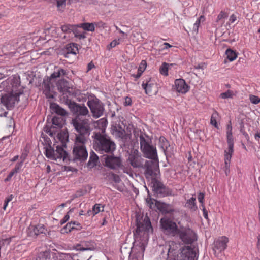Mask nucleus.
Returning <instances> with one entry per match:
<instances>
[{
  "mask_svg": "<svg viewBox=\"0 0 260 260\" xmlns=\"http://www.w3.org/2000/svg\"><path fill=\"white\" fill-rule=\"evenodd\" d=\"M132 104V100L130 97L126 96L125 98L124 105L125 106H129Z\"/></svg>",
  "mask_w": 260,
  "mask_h": 260,
  "instance_id": "nucleus-53",
  "label": "nucleus"
},
{
  "mask_svg": "<svg viewBox=\"0 0 260 260\" xmlns=\"http://www.w3.org/2000/svg\"><path fill=\"white\" fill-rule=\"evenodd\" d=\"M227 17H228L227 13H226L224 11H221L217 16L216 21L218 22V21L221 20L222 19L226 18Z\"/></svg>",
  "mask_w": 260,
  "mask_h": 260,
  "instance_id": "nucleus-44",
  "label": "nucleus"
},
{
  "mask_svg": "<svg viewBox=\"0 0 260 260\" xmlns=\"http://www.w3.org/2000/svg\"><path fill=\"white\" fill-rule=\"evenodd\" d=\"M50 108L53 112L60 116H65L67 114V111L56 103H51Z\"/></svg>",
  "mask_w": 260,
  "mask_h": 260,
  "instance_id": "nucleus-26",
  "label": "nucleus"
},
{
  "mask_svg": "<svg viewBox=\"0 0 260 260\" xmlns=\"http://www.w3.org/2000/svg\"><path fill=\"white\" fill-rule=\"evenodd\" d=\"M142 86L145 90V93L149 95L156 94L157 92V87L155 81L151 78H149L148 80H147L146 81H143Z\"/></svg>",
  "mask_w": 260,
  "mask_h": 260,
  "instance_id": "nucleus-16",
  "label": "nucleus"
},
{
  "mask_svg": "<svg viewBox=\"0 0 260 260\" xmlns=\"http://www.w3.org/2000/svg\"><path fill=\"white\" fill-rule=\"evenodd\" d=\"M163 45L164 46V47L162 48V49H167L172 47V46L169 44L168 43H164L163 44Z\"/></svg>",
  "mask_w": 260,
  "mask_h": 260,
  "instance_id": "nucleus-60",
  "label": "nucleus"
},
{
  "mask_svg": "<svg viewBox=\"0 0 260 260\" xmlns=\"http://www.w3.org/2000/svg\"><path fill=\"white\" fill-rule=\"evenodd\" d=\"M165 248L167 251V260H194L196 255L190 246L181 247L180 243L174 241H168Z\"/></svg>",
  "mask_w": 260,
  "mask_h": 260,
  "instance_id": "nucleus-3",
  "label": "nucleus"
},
{
  "mask_svg": "<svg viewBox=\"0 0 260 260\" xmlns=\"http://www.w3.org/2000/svg\"><path fill=\"white\" fill-rule=\"evenodd\" d=\"M156 201H157L151 198H147L146 199L147 206L151 209H153L155 207H156Z\"/></svg>",
  "mask_w": 260,
  "mask_h": 260,
  "instance_id": "nucleus-42",
  "label": "nucleus"
},
{
  "mask_svg": "<svg viewBox=\"0 0 260 260\" xmlns=\"http://www.w3.org/2000/svg\"><path fill=\"white\" fill-rule=\"evenodd\" d=\"M151 141L149 137L145 135L140 136V144L141 149L145 156L153 160H157L158 156L155 147L150 145Z\"/></svg>",
  "mask_w": 260,
  "mask_h": 260,
  "instance_id": "nucleus-6",
  "label": "nucleus"
},
{
  "mask_svg": "<svg viewBox=\"0 0 260 260\" xmlns=\"http://www.w3.org/2000/svg\"><path fill=\"white\" fill-rule=\"evenodd\" d=\"M229 239L225 236H222L214 243V248L220 251H224L227 247Z\"/></svg>",
  "mask_w": 260,
  "mask_h": 260,
  "instance_id": "nucleus-24",
  "label": "nucleus"
},
{
  "mask_svg": "<svg viewBox=\"0 0 260 260\" xmlns=\"http://www.w3.org/2000/svg\"><path fill=\"white\" fill-rule=\"evenodd\" d=\"M71 223L72 226L74 228V230H80L82 229V226L79 222L71 221Z\"/></svg>",
  "mask_w": 260,
  "mask_h": 260,
  "instance_id": "nucleus-47",
  "label": "nucleus"
},
{
  "mask_svg": "<svg viewBox=\"0 0 260 260\" xmlns=\"http://www.w3.org/2000/svg\"><path fill=\"white\" fill-rule=\"evenodd\" d=\"M94 23L95 24V27H99V28H104L105 26V24L102 21L98 22H94Z\"/></svg>",
  "mask_w": 260,
  "mask_h": 260,
  "instance_id": "nucleus-52",
  "label": "nucleus"
},
{
  "mask_svg": "<svg viewBox=\"0 0 260 260\" xmlns=\"http://www.w3.org/2000/svg\"><path fill=\"white\" fill-rule=\"evenodd\" d=\"M93 68H94V64L92 62H90L89 63H88V66H87V68H88L87 71L91 70Z\"/></svg>",
  "mask_w": 260,
  "mask_h": 260,
  "instance_id": "nucleus-61",
  "label": "nucleus"
},
{
  "mask_svg": "<svg viewBox=\"0 0 260 260\" xmlns=\"http://www.w3.org/2000/svg\"><path fill=\"white\" fill-rule=\"evenodd\" d=\"M145 174L146 178L151 177L152 180L157 177L158 173L159 172L158 159L147 161L146 164Z\"/></svg>",
  "mask_w": 260,
  "mask_h": 260,
  "instance_id": "nucleus-12",
  "label": "nucleus"
},
{
  "mask_svg": "<svg viewBox=\"0 0 260 260\" xmlns=\"http://www.w3.org/2000/svg\"><path fill=\"white\" fill-rule=\"evenodd\" d=\"M236 20H237V16L234 14H232L230 17V19H229L230 22L231 23H233Z\"/></svg>",
  "mask_w": 260,
  "mask_h": 260,
  "instance_id": "nucleus-54",
  "label": "nucleus"
},
{
  "mask_svg": "<svg viewBox=\"0 0 260 260\" xmlns=\"http://www.w3.org/2000/svg\"><path fill=\"white\" fill-rule=\"evenodd\" d=\"M28 152L27 150L23 151L20 156V161L24 162L28 156Z\"/></svg>",
  "mask_w": 260,
  "mask_h": 260,
  "instance_id": "nucleus-46",
  "label": "nucleus"
},
{
  "mask_svg": "<svg viewBox=\"0 0 260 260\" xmlns=\"http://www.w3.org/2000/svg\"><path fill=\"white\" fill-rule=\"evenodd\" d=\"M175 86L177 92L185 94L188 91L189 86L186 83L183 79H178L175 81Z\"/></svg>",
  "mask_w": 260,
  "mask_h": 260,
  "instance_id": "nucleus-20",
  "label": "nucleus"
},
{
  "mask_svg": "<svg viewBox=\"0 0 260 260\" xmlns=\"http://www.w3.org/2000/svg\"><path fill=\"white\" fill-rule=\"evenodd\" d=\"M52 123L54 125H56L58 127H62L63 124V118L61 117L54 116L52 118Z\"/></svg>",
  "mask_w": 260,
  "mask_h": 260,
  "instance_id": "nucleus-37",
  "label": "nucleus"
},
{
  "mask_svg": "<svg viewBox=\"0 0 260 260\" xmlns=\"http://www.w3.org/2000/svg\"><path fill=\"white\" fill-rule=\"evenodd\" d=\"M76 28H78V25L65 24L61 26V30L64 35L62 38L69 40L71 36L75 32Z\"/></svg>",
  "mask_w": 260,
  "mask_h": 260,
  "instance_id": "nucleus-19",
  "label": "nucleus"
},
{
  "mask_svg": "<svg viewBox=\"0 0 260 260\" xmlns=\"http://www.w3.org/2000/svg\"><path fill=\"white\" fill-rule=\"evenodd\" d=\"M70 218V216L68 214H66L64 217L61 220L60 223L61 224H64L65 222H66L67 221L69 220Z\"/></svg>",
  "mask_w": 260,
  "mask_h": 260,
  "instance_id": "nucleus-55",
  "label": "nucleus"
},
{
  "mask_svg": "<svg viewBox=\"0 0 260 260\" xmlns=\"http://www.w3.org/2000/svg\"><path fill=\"white\" fill-rule=\"evenodd\" d=\"M127 160L134 168H140L143 166V159L137 150H134L129 154Z\"/></svg>",
  "mask_w": 260,
  "mask_h": 260,
  "instance_id": "nucleus-15",
  "label": "nucleus"
},
{
  "mask_svg": "<svg viewBox=\"0 0 260 260\" xmlns=\"http://www.w3.org/2000/svg\"><path fill=\"white\" fill-rule=\"evenodd\" d=\"M82 28L84 30L93 32L95 30V24L94 23H83L78 25V28Z\"/></svg>",
  "mask_w": 260,
  "mask_h": 260,
  "instance_id": "nucleus-29",
  "label": "nucleus"
},
{
  "mask_svg": "<svg viewBox=\"0 0 260 260\" xmlns=\"http://www.w3.org/2000/svg\"><path fill=\"white\" fill-rule=\"evenodd\" d=\"M198 199L202 206V205H204V194L202 192H200L198 194Z\"/></svg>",
  "mask_w": 260,
  "mask_h": 260,
  "instance_id": "nucleus-50",
  "label": "nucleus"
},
{
  "mask_svg": "<svg viewBox=\"0 0 260 260\" xmlns=\"http://www.w3.org/2000/svg\"><path fill=\"white\" fill-rule=\"evenodd\" d=\"M202 207L203 208L202 210H203V216H204L205 218L207 219H208V211L206 209L204 205H202Z\"/></svg>",
  "mask_w": 260,
  "mask_h": 260,
  "instance_id": "nucleus-56",
  "label": "nucleus"
},
{
  "mask_svg": "<svg viewBox=\"0 0 260 260\" xmlns=\"http://www.w3.org/2000/svg\"><path fill=\"white\" fill-rule=\"evenodd\" d=\"M69 107L71 111L77 115V116L90 117L89 111L87 108L84 104H78L75 102H70Z\"/></svg>",
  "mask_w": 260,
  "mask_h": 260,
  "instance_id": "nucleus-13",
  "label": "nucleus"
},
{
  "mask_svg": "<svg viewBox=\"0 0 260 260\" xmlns=\"http://www.w3.org/2000/svg\"><path fill=\"white\" fill-rule=\"evenodd\" d=\"M105 164L107 167L112 169H116L121 166V161L119 157L108 156L106 157Z\"/></svg>",
  "mask_w": 260,
  "mask_h": 260,
  "instance_id": "nucleus-18",
  "label": "nucleus"
},
{
  "mask_svg": "<svg viewBox=\"0 0 260 260\" xmlns=\"http://www.w3.org/2000/svg\"><path fill=\"white\" fill-rule=\"evenodd\" d=\"M196 198L191 197L186 202V206L193 211H195L197 209V206L196 204Z\"/></svg>",
  "mask_w": 260,
  "mask_h": 260,
  "instance_id": "nucleus-33",
  "label": "nucleus"
},
{
  "mask_svg": "<svg viewBox=\"0 0 260 260\" xmlns=\"http://www.w3.org/2000/svg\"><path fill=\"white\" fill-rule=\"evenodd\" d=\"M232 126L231 124V121L229 122V123L227 125L226 127V136H232Z\"/></svg>",
  "mask_w": 260,
  "mask_h": 260,
  "instance_id": "nucleus-48",
  "label": "nucleus"
},
{
  "mask_svg": "<svg viewBox=\"0 0 260 260\" xmlns=\"http://www.w3.org/2000/svg\"><path fill=\"white\" fill-rule=\"evenodd\" d=\"M225 54L226 55L227 58L230 61H233L235 60L237 57V53L236 51L229 48L226 50Z\"/></svg>",
  "mask_w": 260,
  "mask_h": 260,
  "instance_id": "nucleus-31",
  "label": "nucleus"
},
{
  "mask_svg": "<svg viewBox=\"0 0 260 260\" xmlns=\"http://www.w3.org/2000/svg\"><path fill=\"white\" fill-rule=\"evenodd\" d=\"M254 138H255V139L256 140H257V141H258V140H259V139H260V132L257 131V132L255 133V135H254Z\"/></svg>",
  "mask_w": 260,
  "mask_h": 260,
  "instance_id": "nucleus-62",
  "label": "nucleus"
},
{
  "mask_svg": "<svg viewBox=\"0 0 260 260\" xmlns=\"http://www.w3.org/2000/svg\"><path fill=\"white\" fill-rule=\"evenodd\" d=\"M153 191L157 194V196H165L167 194L166 188L163 184L155 179L153 180Z\"/></svg>",
  "mask_w": 260,
  "mask_h": 260,
  "instance_id": "nucleus-21",
  "label": "nucleus"
},
{
  "mask_svg": "<svg viewBox=\"0 0 260 260\" xmlns=\"http://www.w3.org/2000/svg\"><path fill=\"white\" fill-rule=\"evenodd\" d=\"M159 140L160 142H162L164 143V146H165L166 147H167V145H168V142H167V140L166 139V138L164 137H160Z\"/></svg>",
  "mask_w": 260,
  "mask_h": 260,
  "instance_id": "nucleus-58",
  "label": "nucleus"
},
{
  "mask_svg": "<svg viewBox=\"0 0 260 260\" xmlns=\"http://www.w3.org/2000/svg\"><path fill=\"white\" fill-rule=\"evenodd\" d=\"M93 140L94 149L101 154L112 153L116 148L115 143L106 135L100 133H95Z\"/></svg>",
  "mask_w": 260,
  "mask_h": 260,
  "instance_id": "nucleus-4",
  "label": "nucleus"
},
{
  "mask_svg": "<svg viewBox=\"0 0 260 260\" xmlns=\"http://www.w3.org/2000/svg\"><path fill=\"white\" fill-rule=\"evenodd\" d=\"M19 158V156L18 155H16L14 157H13L11 159V161L12 162H14V161H16Z\"/></svg>",
  "mask_w": 260,
  "mask_h": 260,
  "instance_id": "nucleus-64",
  "label": "nucleus"
},
{
  "mask_svg": "<svg viewBox=\"0 0 260 260\" xmlns=\"http://www.w3.org/2000/svg\"><path fill=\"white\" fill-rule=\"evenodd\" d=\"M72 123L78 133L76 139L78 140H88L90 132V121L89 119L76 116L72 119Z\"/></svg>",
  "mask_w": 260,
  "mask_h": 260,
  "instance_id": "nucleus-5",
  "label": "nucleus"
},
{
  "mask_svg": "<svg viewBox=\"0 0 260 260\" xmlns=\"http://www.w3.org/2000/svg\"><path fill=\"white\" fill-rule=\"evenodd\" d=\"M99 157L97 155L93 152L90 153L89 160L88 164L89 165L95 166L98 161Z\"/></svg>",
  "mask_w": 260,
  "mask_h": 260,
  "instance_id": "nucleus-36",
  "label": "nucleus"
},
{
  "mask_svg": "<svg viewBox=\"0 0 260 260\" xmlns=\"http://www.w3.org/2000/svg\"><path fill=\"white\" fill-rule=\"evenodd\" d=\"M204 20H205L204 16H201L199 18H198V19L194 23L193 29V31H194L196 33H197L198 32V29H199V27L200 25L201 22L204 21Z\"/></svg>",
  "mask_w": 260,
  "mask_h": 260,
  "instance_id": "nucleus-40",
  "label": "nucleus"
},
{
  "mask_svg": "<svg viewBox=\"0 0 260 260\" xmlns=\"http://www.w3.org/2000/svg\"><path fill=\"white\" fill-rule=\"evenodd\" d=\"M155 206L157 209L159 210L162 213H172L174 211L173 208L170 204H166L159 201H156Z\"/></svg>",
  "mask_w": 260,
  "mask_h": 260,
  "instance_id": "nucleus-22",
  "label": "nucleus"
},
{
  "mask_svg": "<svg viewBox=\"0 0 260 260\" xmlns=\"http://www.w3.org/2000/svg\"><path fill=\"white\" fill-rule=\"evenodd\" d=\"M169 66V64L166 62L162 63V64H161L159 68L160 73L164 76H168Z\"/></svg>",
  "mask_w": 260,
  "mask_h": 260,
  "instance_id": "nucleus-35",
  "label": "nucleus"
},
{
  "mask_svg": "<svg viewBox=\"0 0 260 260\" xmlns=\"http://www.w3.org/2000/svg\"><path fill=\"white\" fill-rule=\"evenodd\" d=\"M113 133L116 137L123 140H126L129 137V134L127 133L124 129L119 126L114 127Z\"/></svg>",
  "mask_w": 260,
  "mask_h": 260,
  "instance_id": "nucleus-25",
  "label": "nucleus"
},
{
  "mask_svg": "<svg viewBox=\"0 0 260 260\" xmlns=\"http://www.w3.org/2000/svg\"><path fill=\"white\" fill-rule=\"evenodd\" d=\"M236 92L231 90H228L226 92L222 93L220 94V97L222 99H232L236 95Z\"/></svg>",
  "mask_w": 260,
  "mask_h": 260,
  "instance_id": "nucleus-34",
  "label": "nucleus"
},
{
  "mask_svg": "<svg viewBox=\"0 0 260 260\" xmlns=\"http://www.w3.org/2000/svg\"><path fill=\"white\" fill-rule=\"evenodd\" d=\"M75 32H74L75 37L78 38L79 39H83L85 38L84 34H79L77 31V28H76Z\"/></svg>",
  "mask_w": 260,
  "mask_h": 260,
  "instance_id": "nucleus-49",
  "label": "nucleus"
},
{
  "mask_svg": "<svg viewBox=\"0 0 260 260\" xmlns=\"http://www.w3.org/2000/svg\"><path fill=\"white\" fill-rule=\"evenodd\" d=\"M87 140L75 139L73 154L74 160L85 161L88 156V153L85 147Z\"/></svg>",
  "mask_w": 260,
  "mask_h": 260,
  "instance_id": "nucleus-9",
  "label": "nucleus"
},
{
  "mask_svg": "<svg viewBox=\"0 0 260 260\" xmlns=\"http://www.w3.org/2000/svg\"><path fill=\"white\" fill-rule=\"evenodd\" d=\"M104 211V206H102L101 204H95L92 208V211L88 210L86 213V214L89 216L91 215V213L94 216L95 214H98L101 211Z\"/></svg>",
  "mask_w": 260,
  "mask_h": 260,
  "instance_id": "nucleus-30",
  "label": "nucleus"
},
{
  "mask_svg": "<svg viewBox=\"0 0 260 260\" xmlns=\"http://www.w3.org/2000/svg\"><path fill=\"white\" fill-rule=\"evenodd\" d=\"M15 174L14 173H13L12 171H11L10 172V173L9 174V175L7 176V177H6V178L5 179V182H7V181H10L12 176L14 175Z\"/></svg>",
  "mask_w": 260,
  "mask_h": 260,
  "instance_id": "nucleus-57",
  "label": "nucleus"
},
{
  "mask_svg": "<svg viewBox=\"0 0 260 260\" xmlns=\"http://www.w3.org/2000/svg\"><path fill=\"white\" fill-rule=\"evenodd\" d=\"M57 87L58 91L62 93L67 99L69 96L73 95L75 93V89L71 86L69 83L65 80H61L58 82Z\"/></svg>",
  "mask_w": 260,
  "mask_h": 260,
  "instance_id": "nucleus-14",
  "label": "nucleus"
},
{
  "mask_svg": "<svg viewBox=\"0 0 260 260\" xmlns=\"http://www.w3.org/2000/svg\"><path fill=\"white\" fill-rule=\"evenodd\" d=\"M45 228L43 224L30 225L28 229V233L30 236L36 237L41 234L45 233Z\"/></svg>",
  "mask_w": 260,
  "mask_h": 260,
  "instance_id": "nucleus-17",
  "label": "nucleus"
},
{
  "mask_svg": "<svg viewBox=\"0 0 260 260\" xmlns=\"http://www.w3.org/2000/svg\"><path fill=\"white\" fill-rule=\"evenodd\" d=\"M66 144L62 142L61 146H56V150H54L51 146L47 147L45 150L46 156L51 159L56 160L57 159H63L65 161L68 157V153L64 150Z\"/></svg>",
  "mask_w": 260,
  "mask_h": 260,
  "instance_id": "nucleus-8",
  "label": "nucleus"
},
{
  "mask_svg": "<svg viewBox=\"0 0 260 260\" xmlns=\"http://www.w3.org/2000/svg\"><path fill=\"white\" fill-rule=\"evenodd\" d=\"M2 90L9 93L2 96L1 103L8 109L13 107L15 104L19 101V96L23 93V89L20 86V78L14 76L2 82L0 91Z\"/></svg>",
  "mask_w": 260,
  "mask_h": 260,
  "instance_id": "nucleus-2",
  "label": "nucleus"
},
{
  "mask_svg": "<svg viewBox=\"0 0 260 260\" xmlns=\"http://www.w3.org/2000/svg\"><path fill=\"white\" fill-rule=\"evenodd\" d=\"M160 223L164 233L166 235L176 236L179 228L177 224L171 219L164 217L160 219Z\"/></svg>",
  "mask_w": 260,
  "mask_h": 260,
  "instance_id": "nucleus-10",
  "label": "nucleus"
},
{
  "mask_svg": "<svg viewBox=\"0 0 260 260\" xmlns=\"http://www.w3.org/2000/svg\"><path fill=\"white\" fill-rule=\"evenodd\" d=\"M66 74V71L62 69H59L56 71H55L50 76V80L59 78Z\"/></svg>",
  "mask_w": 260,
  "mask_h": 260,
  "instance_id": "nucleus-32",
  "label": "nucleus"
},
{
  "mask_svg": "<svg viewBox=\"0 0 260 260\" xmlns=\"http://www.w3.org/2000/svg\"><path fill=\"white\" fill-rule=\"evenodd\" d=\"M233 152L234 148H232L231 150L230 149L229 147H228V149L224 151L225 167L226 168H230V161Z\"/></svg>",
  "mask_w": 260,
  "mask_h": 260,
  "instance_id": "nucleus-28",
  "label": "nucleus"
},
{
  "mask_svg": "<svg viewBox=\"0 0 260 260\" xmlns=\"http://www.w3.org/2000/svg\"><path fill=\"white\" fill-rule=\"evenodd\" d=\"M152 230L151 222L146 217L143 222L137 219V229L134 232V245L129 251V260H142L148 241V232Z\"/></svg>",
  "mask_w": 260,
  "mask_h": 260,
  "instance_id": "nucleus-1",
  "label": "nucleus"
},
{
  "mask_svg": "<svg viewBox=\"0 0 260 260\" xmlns=\"http://www.w3.org/2000/svg\"><path fill=\"white\" fill-rule=\"evenodd\" d=\"M226 138L228 147L230 148V149L232 150V148H234V140L233 136H226Z\"/></svg>",
  "mask_w": 260,
  "mask_h": 260,
  "instance_id": "nucleus-45",
  "label": "nucleus"
},
{
  "mask_svg": "<svg viewBox=\"0 0 260 260\" xmlns=\"http://www.w3.org/2000/svg\"><path fill=\"white\" fill-rule=\"evenodd\" d=\"M13 197V196L12 194H11L7 198H6L5 200L7 201V202H9L12 200Z\"/></svg>",
  "mask_w": 260,
  "mask_h": 260,
  "instance_id": "nucleus-63",
  "label": "nucleus"
},
{
  "mask_svg": "<svg viewBox=\"0 0 260 260\" xmlns=\"http://www.w3.org/2000/svg\"><path fill=\"white\" fill-rule=\"evenodd\" d=\"M23 164L24 162L22 161H19L17 162L11 171L14 174L20 172L22 170Z\"/></svg>",
  "mask_w": 260,
  "mask_h": 260,
  "instance_id": "nucleus-38",
  "label": "nucleus"
},
{
  "mask_svg": "<svg viewBox=\"0 0 260 260\" xmlns=\"http://www.w3.org/2000/svg\"><path fill=\"white\" fill-rule=\"evenodd\" d=\"M218 116V113L217 111H215L212 114L210 119V123L214 125L215 127H217L218 124L216 121L217 117Z\"/></svg>",
  "mask_w": 260,
  "mask_h": 260,
  "instance_id": "nucleus-39",
  "label": "nucleus"
},
{
  "mask_svg": "<svg viewBox=\"0 0 260 260\" xmlns=\"http://www.w3.org/2000/svg\"><path fill=\"white\" fill-rule=\"evenodd\" d=\"M176 236L185 245L192 244L197 240V234L189 227L181 226L177 232Z\"/></svg>",
  "mask_w": 260,
  "mask_h": 260,
  "instance_id": "nucleus-7",
  "label": "nucleus"
},
{
  "mask_svg": "<svg viewBox=\"0 0 260 260\" xmlns=\"http://www.w3.org/2000/svg\"><path fill=\"white\" fill-rule=\"evenodd\" d=\"M146 67H147L146 61L144 60H142L139 66V68H138V69L137 71V73L136 74H133L131 75V76L133 77L136 79L139 78L142 76L143 73L145 70Z\"/></svg>",
  "mask_w": 260,
  "mask_h": 260,
  "instance_id": "nucleus-27",
  "label": "nucleus"
},
{
  "mask_svg": "<svg viewBox=\"0 0 260 260\" xmlns=\"http://www.w3.org/2000/svg\"><path fill=\"white\" fill-rule=\"evenodd\" d=\"M87 105L94 117L98 118L103 115L104 110L103 105L96 98L88 100Z\"/></svg>",
  "mask_w": 260,
  "mask_h": 260,
  "instance_id": "nucleus-11",
  "label": "nucleus"
},
{
  "mask_svg": "<svg viewBox=\"0 0 260 260\" xmlns=\"http://www.w3.org/2000/svg\"><path fill=\"white\" fill-rule=\"evenodd\" d=\"M66 0H59L57 1V7H60L64 4Z\"/></svg>",
  "mask_w": 260,
  "mask_h": 260,
  "instance_id": "nucleus-59",
  "label": "nucleus"
},
{
  "mask_svg": "<svg viewBox=\"0 0 260 260\" xmlns=\"http://www.w3.org/2000/svg\"><path fill=\"white\" fill-rule=\"evenodd\" d=\"M119 41H120L119 39L118 40H114L112 41L110 44V46L111 48L115 47L116 45L119 44Z\"/></svg>",
  "mask_w": 260,
  "mask_h": 260,
  "instance_id": "nucleus-51",
  "label": "nucleus"
},
{
  "mask_svg": "<svg viewBox=\"0 0 260 260\" xmlns=\"http://www.w3.org/2000/svg\"><path fill=\"white\" fill-rule=\"evenodd\" d=\"M249 100L253 104H257L260 103V98L254 95H250Z\"/></svg>",
  "mask_w": 260,
  "mask_h": 260,
  "instance_id": "nucleus-43",
  "label": "nucleus"
},
{
  "mask_svg": "<svg viewBox=\"0 0 260 260\" xmlns=\"http://www.w3.org/2000/svg\"><path fill=\"white\" fill-rule=\"evenodd\" d=\"M74 230V228L72 226L71 222H68L64 228L61 229V233L62 234L68 233Z\"/></svg>",
  "mask_w": 260,
  "mask_h": 260,
  "instance_id": "nucleus-41",
  "label": "nucleus"
},
{
  "mask_svg": "<svg viewBox=\"0 0 260 260\" xmlns=\"http://www.w3.org/2000/svg\"><path fill=\"white\" fill-rule=\"evenodd\" d=\"M78 52V45L76 43H69L66 46L64 56L69 58L70 54L76 55Z\"/></svg>",
  "mask_w": 260,
  "mask_h": 260,
  "instance_id": "nucleus-23",
  "label": "nucleus"
}]
</instances>
